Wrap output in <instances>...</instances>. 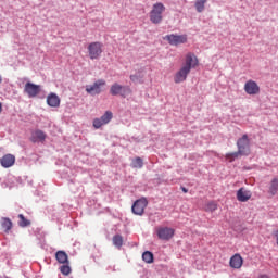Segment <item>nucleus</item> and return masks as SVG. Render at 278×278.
<instances>
[{
    "mask_svg": "<svg viewBox=\"0 0 278 278\" xmlns=\"http://www.w3.org/2000/svg\"><path fill=\"white\" fill-rule=\"evenodd\" d=\"M242 156V154L237 151V152H231V153H227L225 155L226 160H228V162H235V160H238V157Z\"/></svg>",
    "mask_w": 278,
    "mask_h": 278,
    "instance_id": "23",
    "label": "nucleus"
},
{
    "mask_svg": "<svg viewBox=\"0 0 278 278\" xmlns=\"http://www.w3.org/2000/svg\"><path fill=\"white\" fill-rule=\"evenodd\" d=\"M181 190H182V192H185V193L188 192V189H186V187H182Z\"/></svg>",
    "mask_w": 278,
    "mask_h": 278,
    "instance_id": "32",
    "label": "nucleus"
},
{
    "mask_svg": "<svg viewBox=\"0 0 278 278\" xmlns=\"http://www.w3.org/2000/svg\"><path fill=\"white\" fill-rule=\"evenodd\" d=\"M45 140H47V134H45V131L37 129L31 132L30 142H34V144L45 142Z\"/></svg>",
    "mask_w": 278,
    "mask_h": 278,
    "instance_id": "13",
    "label": "nucleus"
},
{
    "mask_svg": "<svg viewBox=\"0 0 278 278\" xmlns=\"http://www.w3.org/2000/svg\"><path fill=\"white\" fill-rule=\"evenodd\" d=\"M190 71L191 70L182 65L174 76L175 84H181L186 81V79H188V75H190Z\"/></svg>",
    "mask_w": 278,
    "mask_h": 278,
    "instance_id": "12",
    "label": "nucleus"
},
{
    "mask_svg": "<svg viewBox=\"0 0 278 278\" xmlns=\"http://www.w3.org/2000/svg\"><path fill=\"white\" fill-rule=\"evenodd\" d=\"M55 260H56V262H59V264H68V254H66L62 250H59L55 253Z\"/></svg>",
    "mask_w": 278,
    "mask_h": 278,
    "instance_id": "18",
    "label": "nucleus"
},
{
    "mask_svg": "<svg viewBox=\"0 0 278 278\" xmlns=\"http://www.w3.org/2000/svg\"><path fill=\"white\" fill-rule=\"evenodd\" d=\"M144 165L143 161L141 157H136L135 160H132L131 162V167L132 168H142V166Z\"/></svg>",
    "mask_w": 278,
    "mask_h": 278,
    "instance_id": "26",
    "label": "nucleus"
},
{
    "mask_svg": "<svg viewBox=\"0 0 278 278\" xmlns=\"http://www.w3.org/2000/svg\"><path fill=\"white\" fill-rule=\"evenodd\" d=\"M147 205H149V201L147 200V198L136 200L131 206L132 214H135L136 216H142V214H144V210H147Z\"/></svg>",
    "mask_w": 278,
    "mask_h": 278,
    "instance_id": "5",
    "label": "nucleus"
},
{
    "mask_svg": "<svg viewBox=\"0 0 278 278\" xmlns=\"http://www.w3.org/2000/svg\"><path fill=\"white\" fill-rule=\"evenodd\" d=\"M24 92L28 94L30 99H34V97H38L40 94V85H36L34 83H26L24 87Z\"/></svg>",
    "mask_w": 278,
    "mask_h": 278,
    "instance_id": "11",
    "label": "nucleus"
},
{
    "mask_svg": "<svg viewBox=\"0 0 278 278\" xmlns=\"http://www.w3.org/2000/svg\"><path fill=\"white\" fill-rule=\"evenodd\" d=\"M278 192V178H273L269 185V194L271 197H275Z\"/></svg>",
    "mask_w": 278,
    "mask_h": 278,
    "instance_id": "20",
    "label": "nucleus"
},
{
    "mask_svg": "<svg viewBox=\"0 0 278 278\" xmlns=\"http://www.w3.org/2000/svg\"><path fill=\"white\" fill-rule=\"evenodd\" d=\"M257 278H270V277H268V275L263 274V275H260Z\"/></svg>",
    "mask_w": 278,
    "mask_h": 278,
    "instance_id": "31",
    "label": "nucleus"
},
{
    "mask_svg": "<svg viewBox=\"0 0 278 278\" xmlns=\"http://www.w3.org/2000/svg\"><path fill=\"white\" fill-rule=\"evenodd\" d=\"M60 103H61V100H60V97L58 94H55V93L48 94L47 104L50 108H60Z\"/></svg>",
    "mask_w": 278,
    "mask_h": 278,
    "instance_id": "17",
    "label": "nucleus"
},
{
    "mask_svg": "<svg viewBox=\"0 0 278 278\" xmlns=\"http://www.w3.org/2000/svg\"><path fill=\"white\" fill-rule=\"evenodd\" d=\"M216 210H218L216 202H208L205 208L206 212H216Z\"/></svg>",
    "mask_w": 278,
    "mask_h": 278,
    "instance_id": "29",
    "label": "nucleus"
},
{
    "mask_svg": "<svg viewBox=\"0 0 278 278\" xmlns=\"http://www.w3.org/2000/svg\"><path fill=\"white\" fill-rule=\"evenodd\" d=\"M88 53L90 60H99V58H101V53H103V43L99 41L89 43Z\"/></svg>",
    "mask_w": 278,
    "mask_h": 278,
    "instance_id": "3",
    "label": "nucleus"
},
{
    "mask_svg": "<svg viewBox=\"0 0 278 278\" xmlns=\"http://www.w3.org/2000/svg\"><path fill=\"white\" fill-rule=\"evenodd\" d=\"M156 236L159 240H165L167 242L175 236V229L170 227H159L156 228Z\"/></svg>",
    "mask_w": 278,
    "mask_h": 278,
    "instance_id": "7",
    "label": "nucleus"
},
{
    "mask_svg": "<svg viewBox=\"0 0 278 278\" xmlns=\"http://www.w3.org/2000/svg\"><path fill=\"white\" fill-rule=\"evenodd\" d=\"M16 162V157L12 154H5L1 157L0 163L3 168H10L14 166V163Z\"/></svg>",
    "mask_w": 278,
    "mask_h": 278,
    "instance_id": "15",
    "label": "nucleus"
},
{
    "mask_svg": "<svg viewBox=\"0 0 278 278\" xmlns=\"http://www.w3.org/2000/svg\"><path fill=\"white\" fill-rule=\"evenodd\" d=\"M276 242H277V245H278V235H277V238H276Z\"/></svg>",
    "mask_w": 278,
    "mask_h": 278,
    "instance_id": "35",
    "label": "nucleus"
},
{
    "mask_svg": "<svg viewBox=\"0 0 278 278\" xmlns=\"http://www.w3.org/2000/svg\"><path fill=\"white\" fill-rule=\"evenodd\" d=\"M142 260L146 262V264H153V254L150 251H146L142 254Z\"/></svg>",
    "mask_w": 278,
    "mask_h": 278,
    "instance_id": "22",
    "label": "nucleus"
},
{
    "mask_svg": "<svg viewBox=\"0 0 278 278\" xmlns=\"http://www.w3.org/2000/svg\"><path fill=\"white\" fill-rule=\"evenodd\" d=\"M165 40L173 47H177L178 45H186L188 42V36L186 35H166Z\"/></svg>",
    "mask_w": 278,
    "mask_h": 278,
    "instance_id": "8",
    "label": "nucleus"
},
{
    "mask_svg": "<svg viewBox=\"0 0 278 278\" xmlns=\"http://www.w3.org/2000/svg\"><path fill=\"white\" fill-rule=\"evenodd\" d=\"M243 89L244 92L252 97H255V94H260V85H257L255 80L250 79L245 81Z\"/></svg>",
    "mask_w": 278,
    "mask_h": 278,
    "instance_id": "10",
    "label": "nucleus"
},
{
    "mask_svg": "<svg viewBox=\"0 0 278 278\" xmlns=\"http://www.w3.org/2000/svg\"><path fill=\"white\" fill-rule=\"evenodd\" d=\"M113 117L114 115L111 111H105V113L100 117V119L103 123V125H108V123H110V121H112Z\"/></svg>",
    "mask_w": 278,
    "mask_h": 278,
    "instance_id": "21",
    "label": "nucleus"
},
{
    "mask_svg": "<svg viewBox=\"0 0 278 278\" xmlns=\"http://www.w3.org/2000/svg\"><path fill=\"white\" fill-rule=\"evenodd\" d=\"M70 263H64L61 267H60V273H62V275L68 276L71 275V265H68Z\"/></svg>",
    "mask_w": 278,
    "mask_h": 278,
    "instance_id": "28",
    "label": "nucleus"
},
{
    "mask_svg": "<svg viewBox=\"0 0 278 278\" xmlns=\"http://www.w3.org/2000/svg\"><path fill=\"white\" fill-rule=\"evenodd\" d=\"M105 80L104 79H98L93 85H88L86 86V92L88 94H91L94 97V94H101L103 92V87L105 86Z\"/></svg>",
    "mask_w": 278,
    "mask_h": 278,
    "instance_id": "6",
    "label": "nucleus"
},
{
    "mask_svg": "<svg viewBox=\"0 0 278 278\" xmlns=\"http://www.w3.org/2000/svg\"><path fill=\"white\" fill-rule=\"evenodd\" d=\"M113 244H114V247H117L118 249H121L123 247V236H121V235L114 236Z\"/></svg>",
    "mask_w": 278,
    "mask_h": 278,
    "instance_id": "27",
    "label": "nucleus"
},
{
    "mask_svg": "<svg viewBox=\"0 0 278 278\" xmlns=\"http://www.w3.org/2000/svg\"><path fill=\"white\" fill-rule=\"evenodd\" d=\"M164 12H166V7H164L162 2L153 4L152 10L150 12L151 23H153L154 25H160V23H162V14H164Z\"/></svg>",
    "mask_w": 278,
    "mask_h": 278,
    "instance_id": "1",
    "label": "nucleus"
},
{
    "mask_svg": "<svg viewBox=\"0 0 278 278\" xmlns=\"http://www.w3.org/2000/svg\"><path fill=\"white\" fill-rule=\"evenodd\" d=\"M110 93L113 97H117V94H119L125 99V97L131 93V89H129V87H125L123 85H119L118 83H115L111 86Z\"/></svg>",
    "mask_w": 278,
    "mask_h": 278,
    "instance_id": "4",
    "label": "nucleus"
},
{
    "mask_svg": "<svg viewBox=\"0 0 278 278\" xmlns=\"http://www.w3.org/2000/svg\"><path fill=\"white\" fill-rule=\"evenodd\" d=\"M182 66L189 71H192V68H197V66H199V59L194 53L189 52L185 56V64Z\"/></svg>",
    "mask_w": 278,
    "mask_h": 278,
    "instance_id": "9",
    "label": "nucleus"
},
{
    "mask_svg": "<svg viewBox=\"0 0 278 278\" xmlns=\"http://www.w3.org/2000/svg\"><path fill=\"white\" fill-rule=\"evenodd\" d=\"M1 227L4 229L5 233H8L12 229V220L8 217H2Z\"/></svg>",
    "mask_w": 278,
    "mask_h": 278,
    "instance_id": "19",
    "label": "nucleus"
},
{
    "mask_svg": "<svg viewBox=\"0 0 278 278\" xmlns=\"http://www.w3.org/2000/svg\"><path fill=\"white\" fill-rule=\"evenodd\" d=\"M3 110V106L1 105V103H0V114H1V111Z\"/></svg>",
    "mask_w": 278,
    "mask_h": 278,
    "instance_id": "33",
    "label": "nucleus"
},
{
    "mask_svg": "<svg viewBox=\"0 0 278 278\" xmlns=\"http://www.w3.org/2000/svg\"><path fill=\"white\" fill-rule=\"evenodd\" d=\"M103 125H105V124H103L100 118H94L93 119L94 129H101V127H103Z\"/></svg>",
    "mask_w": 278,
    "mask_h": 278,
    "instance_id": "30",
    "label": "nucleus"
},
{
    "mask_svg": "<svg viewBox=\"0 0 278 278\" xmlns=\"http://www.w3.org/2000/svg\"><path fill=\"white\" fill-rule=\"evenodd\" d=\"M252 193L251 191L244 189V188H240L237 191V201H240V203H247V201H249V199H251Z\"/></svg>",
    "mask_w": 278,
    "mask_h": 278,
    "instance_id": "16",
    "label": "nucleus"
},
{
    "mask_svg": "<svg viewBox=\"0 0 278 278\" xmlns=\"http://www.w3.org/2000/svg\"><path fill=\"white\" fill-rule=\"evenodd\" d=\"M18 218H20V222H18L20 227H29V225H31V222L25 218L23 214H20Z\"/></svg>",
    "mask_w": 278,
    "mask_h": 278,
    "instance_id": "25",
    "label": "nucleus"
},
{
    "mask_svg": "<svg viewBox=\"0 0 278 278\" xmlns=\"http://www.w3.org/2000/svg\"><path fill=\"white\" fill-rule=\"evenodd\" d=\"M242 264H244V260L240 254H235L233 256L230 257V261H229L230 268H235L238 270L242 268Z\"/></svg>",
    "mask_w": 278,
    "mask_h": 278,
    "instance_id": "14",
    "label": "nucleus"
},
{
    "mask_svg": "<svg viewBox=\"0 0 278 278\" xmlns=\"http://www.w3.org/2000/svg\"><path fill=\"white\" fill-rule=\"evenodd\" d=\"M1 81H3V78H2L1 75H0V84H1Z\"/></svg>",
    "mask_w": 278,
    "mask_h": 278,
    "instance_id": "34",
    "label": "nucleus"
},
{
    "mask_svg": "<svg viewBox=\"0 0 278 278\" xmlns=\"http://www.w3.org/2000/svg\"><path fill=\"white\" fill-rule=\"evenodd\" d=\"M238 152L241 155H249L251 153V141L248 135H243L237 141Z\"/></svg>",
    "mask_w": 278,
    "mask_h": 278,
    "instance_id": "2",
    "label": "nucleus"
},
{
    "mask_svg": "<svg viewBox=\"0 0 278 278\" xmlns=\"http://www.w3.org/2000/svg\"><path fill=\"white\" fill-rule=\"evenodd\" d=\"M205 3H207V0H195L197 12H203L205 10Z\"/></svg>",
    "mask_w": 278,
    "mask_h": 278,
    "instance_id": "24",
    "label": "nucleus"
}]
</instances>
